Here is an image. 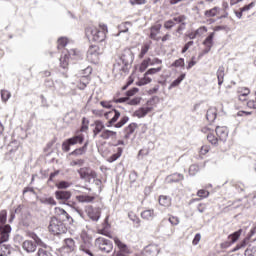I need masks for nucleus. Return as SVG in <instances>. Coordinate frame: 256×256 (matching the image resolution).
Masks as SVG:
<instances>
[{
	"mask_svg": "<svg viewBox=\"0 0 256 256\" xmlns=\"http://www.w3.org/2000/svg\"><path fill=\"white\" fill-rule=\"evenodd\" d=\"M55 197L58 201H69V199H71V192L70 191H56L55 192Z\"/></svg>",
	"mask_w": 256,
	"mask_h": 256,
	"instance_id": "17",
	"label": "nucleus"
},
{
	"mask_svg": "<svg viewBox=\"0 0 256 256\" xmlns=\"http://www.w3.org/2000/svg\"><path fill=\"white\" fill-rule=\"evenodd\" d=\"M99 55H101V50L99 49V46L92 45L87 51V60L90 61V63H98Z\"/></svg>",
	"mask_w": 256,
	"mask_h": 256,
	"instance_id": "6",
	"label": "nucleus"
},
{
	"mask_svg": "<svg viewBox=\"0 0 256 256\" xmlns=\"http://www.w3.org/2000/svg\"><path fill=\"white\" fill-rule=\"evenodd\" d=\"M37 255L38 256H53V254L51 253V249L49 247H47V245H44L41 248H39Z\"/></svg>",
	"mask_w": 256,
	"mask_h": 256,
	"instance_id": "25",
	"label": "nucleus"
},
{
	"mask_svg": "<svg viewBox=\"0 0 256 256\" xmlns=\"http://www.w3.org/2000/svg\"><path fill=\"white\" fill-rule=\"evenodd\" d=\"M194 33H196V37H202V35H205V33H207V27L202 26L194 31Z\"/></svg>",
	"mask_w": 256,
	"mask_h": 256,
	"instance_id": "47",
	"label": "nucleus"
},
{
	"mask_svg": "<svg viewBox=\"0 0 256 256\" xmlns=\"http://www.w3.org/2000/svg\"><path fill=\"white\" fill-rule=\"evenodd\" d=\"M10 233H11V226L5 225L0 227V256L11 255V246L3 244L9 241Z\"/></svg>",
	"mask_w": 256,
	"mask_h": 256,
	"instance_id": "2",
	"label": "nucleus"
},
{
	"mask_svg": "<svg viewBox=\"0 0 256 256\" xmlns=\"http://www.w3.org/2000/svg\"><path fill=\"white\" fill-rule=\"evenodd\" d=\"M65 45H67V38L62 37L58 39V49L65 47Z\"/></svg>",
	"mask_w": 256,
	"mask_h": 256,
	"instance_id": "56",
	"label": "nucleus"
},
{
	"mask_svg": "<svg viewBox=\"0 0 256 256\" xmlns=\"http://www.w3.org/2000/svg\"><path fill=\"white\" fill-rule=\"evenodd\" d=\"M82 240L84 241V244H81L80 250L84 251V253H87L88 255L91 254V250H89V247H91V238H85V234H82Z\"/></svg>",
	"mask_w": 256,
	"mask_h": 256,
	"instance_id": "19",
	"label": "nucleus"
},
{
	"mask_svg": "<svg viewBox=\"0 0 256 256\" xmlns=\"http://www.w3.org/2000/svg\"><path fill=\"white\" fill-rule=\"evenodd\" d=\"M69 65V55L65 54L64 56L60 57V66L62 69H67Z\"/></svg>",
	"mask_w": 256,
	"mask_h": 256,
	"instance_id": "37",
	"label": "nucleus"
},
{
	"mask_svg": "<svg viewBox=\"0 0 256 256\" xmlns=\"http://www.w3.org/2000/svg\"><path fill=\"white\" fill-rule=\"evenodd\" d=\"M111 103H113V100L109 101V102L108 101H101L100 105L102 107H104V109H111V107H113V105Z\"/></svg>",
	"mask_w": 256,
	"mask_h": 256,
	"instance_id": "57",
	"label": "nucleus"
},
{
	"mask_svg": "<svg viewBox=\"0 0 256 256\" xmlns=\"http://www.w3.org/2000/svg\"><path fill=\"white\" fill-rule=\"evenodd\" d=\"M89 219L92 221H99L101 217V210L99 208H93V206H87L85 209Z\"/></svg>",
	"mask_w": 256,
	"mask_h": 256,
	"instance_id": "8",
	"label": "nucleus"
},
{
	"mask_svg": "<svg viewBox=\"0 0 256 256\" xmlns=\"http://www.w3.org/2000/svg\"><path fill=\"white\" fill-rule=\"evenodd\" d=\"M7 221V211L2 210L0 212V223H5Z\"/></svg>",
	"mask_w": 256,
	"mask_h": 256,
	"instance_id": "59",
	"label": "nucleus"
},
{
	"mask_svg": "<svg viewBox=\"0 0 256 256\" xmlns=\"http://www.w3.org/2000/svg\"><path fill=\"white\" fill-rule=\"evenodd\" d=\"M119 62L124 64L126 67L131 65V63H133V52H131V50L125 51L121 55Z\"/></svg>",
	"mask_w": 256,
	"mask_h": 256,
	"instance_id": "9",
	"label": "nucleus"
},
{
	"mask_svg": "<svg viewBox=\"0 0 256 256\" xmlns=\"http://www.w3.org/2000/svg\"><path fill=\"white\" fill-rule=\"evenodd\" d=\"M215 38V32L209 34V36L203 41V45L206 47L204 53H209L213 47V39Z\"/></svg>",
	"mask_w": 256,
	"mask_h": 256,
	"instance_id": "18",
	"label": "nucleus"
},
{
	"mask_svg": "<svg viewBox=\"0 0 256 256\" xmlns=\"http://www.w3.org/2000/svg\"><path fill=\"white\" fill-rule=\"evenodd\" d=\"M94 126H95V128L93 130L94 138L97 137L99 135V133L101 135V133H103V131H105V124H103L102 121H99V120L95 121Z\"/></svg>",
	"mask_w": 256,
	"mask_h": 256,
	"instance_id": "21",
	"label": "nucleus"
},
{
	"mask_svg": "<svg viewBox=\"0 0 256 256\" xmlns=\"http://www.w3.org/2000/svg\"><path fill=\"white\" fill-rule=\"evenodd\" d=\"M99 137L100 139H104V140H109V139L115 140L117 139V132L104 128V130L101 132Z\"/></svg>",
	"mask_w": 256,
	"mask_h": 256,
	"instance_id": "16",
	"label": "nucleus"
},
{
	"mask_svg": "<svg viewBox=\"0 0 256 256\" xmlns=\"http://www.w3.org/2000/svg\"><path fill=\"white\" fill-rule=\"evenodd\" d=\"M165 29H173L175 27V22L173 20H168L164 23Z\"/></svg>",
	"mask_w": 256,
	"mask_h": 256,
	"instance_id": "60",
	"label": "nucleus"
},
{
	"mask_svg": "<svg viewBox=\"0 0 256 256\" xmlns=\"http://www.w3.org/2000/svg\"><path fill=\"white\" fill-rule=\"evenodd\" d=\"M76 201L78 203H93L95 196L93 194L82 193L76 196Z\"/></svg>",
	"mask_w": 256,
	"mask_h": 256,
	"instance_id": "12",
	"label": "nucleus"
},
{
	"mask_svg": "<svg viewBox=\"0 0 256 256\" xmlns=\"http://www.w3.org/2000/svg\"><path fill=\"white\" fill-rule=\"evenodd\" d=\"M207 139L211 145H218L219 144V138L215 137V135L212 133H209L207 135Z\"/></svg>",
	"mask_w": 256,
	"mask_h": 256,
	"instance_id": "40",
	"label": "nucleus"
},
{
	"mask_svg": "<svg viewBox=\"0 0 256 256\" xmlns=\"http://www.w3.org/2000/svg\"><path fill=\"white\" fill-rule=\"evenodd\" d=\"M48 229L50 233H53V235H61V233H65L66 231V228L63 222H61V220L55 217L51 218Z\"/></svg>",
	"mask_w": 256,
	"mask_h": 256,
	"instance_id": "3",
	"label": "nucleus"
},
{
	"mask_svg": "<svg viewBox=\"0 0 256 256\" xmlns=\"http://www.w3.org/2000/svg\"><path fill=\"white\" fill-rule=\"evenodd\" d=\"M184 179V176L183 174H173L171 176L168 177V180L171 182V183H177L179 181H183Z\"/></svg>",
	"mask_w": 256,
	"mask_h": 256,
	"instance_id": "33",
	"label": "nucleus"
},
{
	"mask_svg": "<svg viewBox=\"0 0 256 256\" xmlns=\"http://www.w3.org/2000/svg\"><path fill=\"white\" fill-rule=\"evenodd\" d=\"M105 117L106 119H110L108 122L109 125H113V123H117V120L119 119V117H121V112L113 109L109 112H106Z\"/></svg>",
	"mask_w": 256,
	"mask_h": 256,
	"instance_id": "11",
	"label": "nucleus"
},
{
	"mask_svg": "<svg viewBox=\"0 0 256 256\" xmlns=\"http://www.w3.org/2000/svg\"><path fill=\"white\" fill-rule=\"evenodd\" d=\"M152 81L153 79L149 77V74H147V72H145L144 77L139 81V85H148V83H151Z\"/></svg>",
	"mask_w": 256,
	"mask_h": 256,
	"instance_id": "41",
	"label": "nucleus"
},
{
	"mask_svg": "<svg viewBox=\"0 0 256 256\" xmlns=\"http://www.w3.org/2000/svg\"><path fill=\"white\" fill-rule=\"evenodd\" d=\"M122 153H123V149L118 148L117 153L113 154L112 156H110L108 158L109 163H113V162L117 161V159H119V157H121Z\"/></svg>",
	"mask_w": 256,
	"mask_h": 256,
	"instance_id": "35",
	"label": "nucleus"
},
{
	"mask_svg": "<svg viewBox=\"0 0 256 256\" xmlns=\"http://www.w3.org/2000/svg\"><path fill=\"white\" fill-rule=\"evenodd\" d=\"M129 27H131V22H124L119 25L120 33H127L129 31Z\"/></svg>",
	"mask_w": 256,
	"mask_h": 256,
	"instance_id": "42",
	"label": "nucleus"
},
{
	"mask_svg": "<svg viewBox=\"0 0 256 256\" xmlns=\"http://www.w3.org/2000/svg\"><path fill=\"white\" fill-rule=\"evenodd\" d=\"M185 79V74L180 75L176 80H174L168 89H173L174 87H179L181 85V82Z\"/></svg>",
	"mask_w": 256,
	"mask_h": 256,
	"instance_id": "34",
	"label": "nucleus"
},
{
	"mask_svg": "<svg viewBox=\"0 0 256 256\" xmlns=\"http://www.w3.org/2000/svg\"><path fill=\"white\" fill-rule=\"evenodd\" d=\"M89 145V142H85V144L83 145V147L74 150L71 155H85V153L87 152V147Z\"/></svg>",
	"mask_w": 256,
	"mask_h": 256,
	"instance_id": "32",
	"label": "nucleus"
},
{
	"mask_svg": "<svg viewBox=\"0 0 256 256\" xmlns=\"http://www.w3.org/2000/svg\"><path fill=\"white\" fill-rule=\"evenodd\" d=\"M221 11V8L219 7H214L210 10H206L204 15L207 18H211V17H217V15L219 14V12Z\"/></svg>",
	"mask_w": 256,
	"mask_h": 256,
	"instance_id": "26",
	"label": "nucleus"
},
{
	"mask_svg": "<svg viewBox=\"0 0 256 256\" xmlns=\"http://www.w3.org/2000/svg\"><path fill=\"white\" fill-rule=\"evenodd\" d=\"M135 129H137V123L129 124V126L126 127V129H125V133H126L125 138L129 139V136L133 135V133H135Z\"/></svg>",
	"mask_w": 256,
	"mask_h": 256,
	"instance_id": "29",
	"label": "nucleus"
},
{
	"mask_svg": "<svg viewBox=\"0 0 256 256\" xmlns=\"http://www.w3.org/2000/svg\"><path fill=\"white\" fill-rule=\"evenodd\" d=\"M163 69V67H158V68H150L147 70L146 75H156V73H160V71Z\"/></svg>",
	"mask_w": 256,
	"mask_h": 256,
	"instance_id": "52",
	"label": "nucleus"
},
{
	"mask_svg": "<svg viewBox=\"0 0 256 256\" xmlns=\"http://www.w3.org/2000/svg\"><path fill=\"white\" fill-rule=\"evenodd\" d=\"M218 79V85H223V81L225 79V67L220 66L216 73Z\"/></svg>",
	"mask_w": 256,
	"mask_h": 256,
	"instance_id": "24",
	"label": "nucleus"
},
{
	"mask_svg": "<svg viewBox=\"0 0 256 256\" xmlns=\"http://www.w3.org/2000/svg\"><path fill=\"white\" fill-rule=\"evenodd\" d=\"M95 245L102 251V253H111V251H113V243L103 237L97 238L95 240Z\"/></svg>",
	"mask_w": 256,
	"mask_h": 256,
	"instance_id": "4",
	"label": "nucleus"
},
{
	"mask_svg": "<svg viewBox=\"0 0 256 256\" xmlns=\"http://www.w3.org/2000/svg\"><path fill=\"white\" fill-rule=\"evenodd\" d=\"M129 121V117L123 116L121 120L115 124L116 129H121Z\"/></svg>",
	"mask_w": 256,
	"mask_h": 256,
	"instance_id": "45",
	"label": "nucleus"
},
{
	"mask_svg": "<svg viewBox=\"0 0 256 256\" xmlns=\"http://www.w3.org/2000/svg\"><path fill=\"white\" fill-rule=\"evenodd\" d=\"M115 245L118 247L120 252L117 254L119 255H125L123 253H129V248L127 247V244L123 243L118 237L113 238Z\"/></svg>",
	"mask_w": 256,
	"mask_h": 256,
	"instance_id": "15",
	"label": "nucleus"
},
{
	"mask_svg": "<svg viewBox=\"0 0 256 256\" xmlns=\"http://www.w3.org/2000/svg\"><path fill=\"white\" fill-rule=\"evenodd\" d=\"M172 21H174L175 23L182 24L187 21V16H185V15L176 16L173 18Z\"/></svg>",
	"mask_w": 256,
	"mask_h": 256,
	"instance_id": "49",
	"label": "nucleus"
},
{
	"mask_svg": "<svg viewBox=\"0 0 256 256\" xmlns=\"http://www.w3.org/2000/svg\"><path fill=\"white\" fill-rule=\"evenodd\" d=\"M149 65H151V58L143 60L139 68L140 73H144Z\"/></svg>",
	"mask_w": 256,
	"mask_h": 256,
	"instance_id": "38",
	"label": "nucleus"
},
{
	"mask_svg": "<svg viewBox=\"0 0 256 256\" xmlns=\"http://www.w3.org/2000/svg\"><path fill=\"white\" fill-rule=\"evenodd\" d=\"M85 163V160L83 159H78V160H73L72 162H70V166L71 167H82V165Z\"/></svg>",
	"mask_w": 256,
	"mask_h": 256,
	"instance_id": "53",
	"label": "nucleus"
},
{
	"mask_svg": "<svg viewBox=\"0 0 256 256\" xmlns=\"http://www.w3.org/2000/svg\"><path fill=\"white\" fill-rule=\"evenodd\" d=\"M199 171V167L197 165H191L189 168L190 175H195Z\"/></svg>",
	"mask_w": 256,
	"mask_h": 256,
	"instance_id": "62",
	"label": "nucleus"
},
{
	"mask_svg": "<svg viewBox=\"0 0 256 256\" xmlns=\"http://www.w3.org/2000/svg\"><path fill=\"white\" fill-rule=\"evenodd\" d=\"M239 97L238 99H243V97H247V95H249V93H251V91L249 90V88H241L239 90Z\"/></svg>",
	"mask_w": 256,
	"mask_h": 256,
	"instance_id": "48",
	"label": "nucleus"
},
{
	"mask_svg": "<svg viewBox=\"0 0 256 256\" xmlns=\"http://www.w3.org/2000/svg\"><path fill=\"white\" fill-rule=\"evenodd\" d=\"M245 256H256V246L250 245L244 253Z\"/></svg>",
	"mask_w": 256,
	"mask_h": 256,
	"instance_id": "43",
	"label": "nucleus"
},
{
	"mask_svg": "<svg viewBox=\"0 0 256 256\" xmlns=\"http://www.w3.org/2000/svg\"><path fill=\"white\" fill-rule=\"evenodd\" d=\"M142 219H146L147 221H151L153 217H155V211L154 210H145L141 213Z\"/></svg>",
	"mask_w": 256,
	"mask_h": 256,
	"instance_id": "30",
	"label": "nucleus"
},
{
	"mask_svg": "<svg viewBox=\"0 0 256 256\" xmlns=\"http://www.w3.org/2000/svg\"><path fill=\"white\" fill-rule=\"evenodd\" d=\"M125 67H127L126 65H124L122 62H120V60L118 62H116L114 64L113 67V73H115V75H121L122 72H125Z\"/></svg>",
	"mask_w": 256,
	"mask_h": 256,
	"instance_id": "23",
	"label": "nucleus"
},
{
	"mask_svg": "<svg viewBox=\"0 0 256 256\" xmlns=\"http://www.w3.org/2000/svg\"><path fill=\"white\" fill-rule=\"evenodd\" d=\"M86 36L89 41H95L96 43H102L107 37V25L100 24L99 27L90 26L86 28Z\"/></svg>",
	"mask_w": 256,
	"mask_h": 256,
	"instance_id": "1",
	"label": "nucleus"
},
{
	"mask_svg": "<svg viewBox=\"0 0 256 256\" xmlns=\"http://www.w3.org/2000/svg\"><path fill=\"white\" fill-rule=\"evenodd\" d=\"M197 195H198V197H202V198L209 197V191H207V190H199L197 192Z\"/></svg>",
	"mask_w": 256,
	"mask_h": 256,
	"instance_id": "61",
	"label": "nucleus"
},
{
	"mask_svg": "<svg viewBox=\"0 0 256 256\" xmlns=\"http://www.w3.org/2000/svg\"><path fill=\"white\" fill-rule=\"evenodd\" d=\"M83 141H85V136H83V134H79L76 135L72 138H69L68 140H66V142H64L62 144V149H64V151H70L71 149V145H77L83 143Z\"/></svg>",
	"mask_w": 256,
	"mask_h": 256,
	"instance_id": "5",
	"label": "nucleus"
},
{
	"mask_svg": "<svg viewBox=\"0 0 256 256\" xmlns=\"http://www.w3.org/2000/svg\"><path fill=\"white\" fill-rule=\"evenodd\" d=\"M68 57L70 59H77L79 57V51L76 49H72L68 52Z\"/></svg>",
	"mask_w": 256,
	"mask_h": 256,
	"instance_id": "51",
	"label": "nucleus"
},
{
	"mask_svg": "<svg viewBox=\"0 0 256 256\" xmlns=\"http://www.w3.org/2000/svg\"><path fill=\"white\" fill-rule=\"evenodd\" d=\"M42 203H44L45 205H57V201H55V198L53 197L44 198L42 200Z\"/></svg>",
	"mask_w": 256,
	"mask_h": 256,
	"instance_id": "46",
	"label": "nucleus"
},
{
	"mask_svg": "<svg viewBox=\"0 0 256 256\" xmlns=\"http://www.w3.org/2000/svg\"><path fill=\"white\" fill-rule=\"evenodd\" d=\"M139 103H141V98L136 97V98L131 99L128 102V105H139Z\"/></svg>",
	"mask_w": 256,
	"mask_h": 256,
	"instance_id": "63",
	"label": "nucleus"
},
{
	"mask_svg": "<svg viewBox=\"0 0 256 256\" xmlns=\"http://www.w3.org/2000/svg\"><path fill=\"white\" fill-rule=\"evenodd\" d=\"M249 241V239H244L240 244H238L235 248L234 251H239V249H243V247H245L247 245V242Z\"/></svg>",
	"mask_w": 256,
	"mask_h": 256,
	"instance_id": "58",
	"label": "nucleus"
},
{
	"mask_svg": "<svg viewBox=\"0 0 256 256\" xmlns=\"http://www.w3.org/2000/svg\"><path fill=\"white\" fill-rule=\"evenodd\" d=\"M54 213L55 215H57L58 217H61L63 221H69L71 219V216H69V214L67 213V211H65L63 208L60 207H56L54 209Z\"/></svg>",
	"mask_w": 256,
	"mask_h": 256,
	"instance_id": "22",
	"label": "nucleus"
},
{
	"mask_svg": "<svg viewBox=\"0 0 256 256\" xmlns=\"http://www.w3.org/2000/svg\"><path fill=\"white\" fill-rule=\"evenodd\" d=\"M81 179H85V181H91V179H96L97 173L93 171L91 168H80L78 170Z\"/></svg>",
	"mask_w": 256,
	"mask_h": 256,
	"instance_id": "7",
	"label": "nucleus"
},
{
	"mask_svg": "<svg viewBox=\"0 0 256 256\" xmlns=\"http://www.w3.org/2000/svg\"><path fill=\"white\" fill-rule=\"evenodd\" d=\"M29 237L33 239V243L36 244V247H45V243H43V240H41L37 234L31 233Z\"/></svg>",
	"mask_w": 256,
	"mask_h": 256,
	"instance_id": "28",
	"label": "nucleus"
},
{
	"mask_svg": "<svg viewBox=\"0 0 256 256\" xmlns=\"http://www.w3.org/2000/svg\"><path fill=\"white\" fill-rule=\"evenodd\" d=\"M151 111H153V107H141L134 112L133 116L138 119H143V117H146L148 113H151Z\"/></svg>",
	"mask_w": 256,
	"mask_h": 256,
	"instance_id": "14",
	"label": "nucleus"
},
{
	"mask_svg": "<svg viewBox=\"0 0 256 256\" xmlns=\"http://www.w3.org/2000/svg\"><path fill=\"white\" fill-rule=\"evenodd\" d=\"M253 7H255V2H251L250 4L240 8V11H242L243 13L250 11V9H253Z\"/></svg>",
	"mask_w": 256,
	"mask_h": 256,
	"instance_id": "55",
	"label": "nucleus"
},
{
	"mask_svg": "<svg viewBox=\"0 0 256 256\" xmlns=\"http://www.w3.org/2000/svg\"><path fill=\"white\" fill-rule=\"evenodd\" d=\"M159 205L161 207H171V199L168 196L162 195L159 197Z\"/></svg>",
	"mask_w": 256,
	"mask_h": 256,
	"instance_id": "27",
	"label": "nucleus"
},
{
	"mask_svg": "<svg viewBox=\"0 0 256 256\" xmlns=\"http://www.w3.org/2000/svg\"><path fill=\"white\" fill-rule=\"evenodd\" d=\"M62 249L67 251V253H72V251H75V240L72 238L65 239Z\"/></svg>",
	"mask_w": 256,
	"mask_h": 256,
	"instance_id": "20",
	"label": "nucleus"
},
{
	"mask_svg": "<svg viewBox=\"0 0 256 256\" xmlns=\"http://www.w3.org/2000/svg\"><path fill=\"white\" fill-rule=\"evenodd\" d=\"M172 67H185V59L180 58L175 60V62L172 64Z\"/></svg>",
	"mask_w": 256,
	"mask_h": 256,
	"instance_id": "54",
	"label": "nucleus"
},
{
	"mask_svg": "<svg viewBox=\"0 0 256 256\" xmlns=\"http://www.w3.org/2000/svg\"><path fill=\"white\" fill-rule=\"evenodd\" d=\"M206 118L208 121H215V119H217V112L215 109H209L206 113Z\"/></svg>",
	"mask_w": 256,
	"mask_h": 256,
	"instance_id": "36",
	"label": "nucleus"
},
{
	"mask_svg": "<svg viewBox=\"0 0 256 256\" xmlns=\"http://www.w3.org/2000/svg\"><path fill=\"white\" fill-rule=\"evenodd\" d=\"M215 131L219 141H227V137L229 136V130L227 127L217 126Z\"/></svg>",
	"mask_w": 256,
	"mask_h": 256,
	"instance_id": "10",
	"label": "nucleus"
},
{
	"mask_svg": "<svg viewBox=\"0 0 256 256\" xmlns=\"http://www.w3.org/2000/svg\"><path fill=\"white\" fill-rule=\"evenodd\" d=\"M169 222L171 223V225H179V218L172 216L169 218Z\"/></svg>",
	"mask_w": 256,
	"mask_h": 256,
	"instance_id": "64",
	"label": "nucleus"
},
{
	"mask_svg": "<svg viewBox=\"0 0 256 256\" xmlns=\"http://www.w3.org/2000/svg\"><path fill=\"white\" fill-rule=\"evenodd\" d=\"M149 49H151V45L149 43H145L142 48H141V52L139 54L140 59H143L145 57V55H147Z\"/></svg>",
	"mask_w": 256,
	"mask_h": 256,
	"instance_id": "39",
	"label": "nucleus"
},
{
	"mask_svg": "<svg viewBox=\"0 0 256 256\" xmlns=\"http://www.w3.org/2000/svg\"><path fill=\"white\" fill-rule=\"evenodd\" d=\"M1 99L4 103H7V101H9V99H11V92H9L7 90H2L1 91Z\"/></svg>",
	"mask_w": 256,
	"mask_h": 256,
	"instance_id": "44",
	"label": "nucleus"
},
{
	"mask_svg": "<svg viewBox=\"0 0 256 256\" xmlns=\"http://www.w3.org/2000/svg\"><path fill=\"white\" fill-rule=\"evenodd\" d=\"M22 249L26 251V253H35V251H37V246L33 240H25L22 243Z\"/></svg>",
	"mask_w": 256,
	"mask_h": 256,
	"instance_id": "13",
	"label": "nucleus"
},
{
	"mask_svg": "<svg viewBox=\"0 0 256 256\" xmlns=\"http://www.w3.org/2000/svg\"><path fill=\"white\" fill-rule=\"evenodd\" d=\"M241 233H243L242 229H240V230L234 232L233 234H231L228 237L230 243H236L239 240V237H241Z\"/></svg>",
	"mask_w": 256,
	"mask_h": 256,
	"instance_id": "31",
	"label": "nucleus"
},
{
	"mask_svg": "<svg viewBox=\"0 0 256 256\" xmlns=\"http://www.w3.org/2000/svg\"><path fill=\"white\" fill-rule=\"evenodd\" d=\"M69 187H71V183L67 181H61L57 184L58 189H69Z\"/></svg>",
	"mask_w": 256,
	"mask_h": 256,
	"instance_id": "50",
	"label": "nucleus"
}]
</instances>
